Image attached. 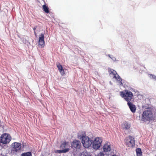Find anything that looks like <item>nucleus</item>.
I'll list each match as a JSON object with an SVG mask.
<instances>
[{"label":"nucleus","mask_w":156,"mask_h":156,"mask_svg":"<svg viewBox=\"0 0 156 156\" xmlns=\"http://www.w3.org/2000/svg\"><path fill=\"white\" fill-rule=\"evenodd\" d=\"M81 146V144L80 141L77 140H74L71 144L72 147L77 149H80Z\"/></svg>","instance_id":"obj_10"},{"label":"nucleus","mask_w":156,"mask_h":156,"mask_svg":"<svg viewBox=\"0 0 156 156\" xmlns=\"http://www.w3.org/2000/svg\"><path fill=\"white\" fill-rule=\"evenodd\" d=\"M60 148L63 149L62 150H59V153H66L69 151V145L68 142H65L62 144L60 147Z\"/></svg>","instance_id":"obj_8"},{"label":"nucleus","mask_w":156,"mask_h":156,"mask_svg":"<svg viewBox=\"0 0 156 156\" xmlns=\"http://www.w3.org/2000/svg\"><path fill=\"white\" fill-rule=\"evenodd\" d=\"M136 152L137 156H142V153L140 148H138L136 149Z\"/></svg>","instance_id":"obj_15"},{"label":"nucleus","mask_w":156,"mask_h":156,"mask_svg":"<svg viewBox=\"0 0 156 156\" xmlns=\"http://www.w3.org/2000/svg\"><path fill=\"white\" fill-rule=\"evenodd\" d=\"M36 27H34L33 28V30H34V31H35V30H36Z\"/></svg>","instance_id":"obj_22"},{"label":"nucleus","mask_w":156,"mask_h":156,"mask_svg":"<svg viewBox=\"0 0 156 156\" xmlns=\"http://www.w3.org/2000/svg\"><path fill=\"white\" fill-rule=\"evenodd\" d=\"M120 95L128 103L130 102L133 98V94L132 93L128 90L120 92Z\"/></svg>","instance_id":"obj_2"},{"label":"nucleus","mask_w":156,"mask_h":156,"mask_svg":"<svg viewBox=\"0 0 156 156\" xmlns=\"http://www.w3.org/2000/svg\"><path fill=\"white\" fill-rule=\"evenodd\" d=\"M102 142V139L99 137L96 138L92 142L93 148L96 150L98 149L101 147Z\"/></svg>","instance_id":"obj_6"},{"label":"nucleus","mask_w":156,"mask_h":156,"mask_svg":"<svg viewBox=\"0 0 156 156\" xmlns=\"http://www.w3.org/2000/svg\"><path fill=\"white\" fill-rule=\"evenodd\" d=\"M153 78L155 80H156V76H153Z\"/></svg>","instance_id":"obj_21"},{"label":"nucleus","mask_w":156,"mask_h":156,"mask_svg":"<svg viewBox=\"0 0 156 156\" xmlns=\"http://www.w3.org/2000/svg\"><path fill=\"white\" fill-rule=\"evenodd\" d=\"M98 156H108L107 155L104 154L103 152H100L98 154Z\"/></svg>","instance_id":"obj_20"},{"label":"nucleus","mask_w":156,"mask_h":156,"mask_svg":"<svg viewBox=\"0 0 156 156\" xmlns=\"http://www.w3.org/2000/svg\"><path fill=\"white\" fill-rule=\"evenodd\" d=\"M127 105L129 106L131 111L133 113L135 112L136 110V108L135 105H134L132 103L130 102L127 103Z\"/></svg>","instance_id":"obj_13"},{"label":"nucleus","mask_w":156,"mask_h":156,"mask_svg":"<svg viewBox=\"0 0 156 156\" xmlns=\"http://www.w3.org/2000/svg\"><path fill=\"white\" fill-rule=\"evenodd\" d=\"M44 34H41L39 35V39L38 41V44L41 46V47L43 48L44 46Z\"/></svg>","instance_id":"obj_11"},{"label":"nucleus","mask_w":156,"mask_h":156,"mask_svg":"<svg viewBox=\"0 0 156 156\" xmlns=\"http://www.w3.org/2000/svg\"><path fill=\"white\" fill-rule=\"evenodd\" d=\"M124 128L126 129H128L130 127V126L128 123L125 122L123 124Z\"/></svg>","instance_id":"obj_18"},{"label":"nucleus","mask_w":156,"mask_h":156,"mask_svg":"<svg viewBox=\"0 0 156 156\" xmlns=\"http://www.w3.org/2000/svg\"><path fill=\"white\" fill-rule=\"evenodd\" d=\"M108 73L110 76H113V78L116 79L117 81H119L120 85L122 86L123 83L122 82V79L120 77L116 72L112 69H108Z\"/></svg>","instance_id":"obj_4"},{"label":"nucleus","mask_w":156,"mask_h":156,"mask_svg":"<svg viewBox=\"0 0 156 156\" xmlns=\"http://www.w3.org/2000/svg\"><path fill=\"white\" fill-rule=\"evenodd\" d=\"M12 145L13 146V150L16 152L19 151L21 147V144L19 143H13L12 144Z\"/></svg>","instance_id":"obj_9"},{"label":"nucleus","mask_w":156,"mask_h":156,"mask_svg":"<svg viewBox=\"0 0 156 156\" xmlns=\"http://www.w3.org/2000/svg\"><path fill=\"white\" fill-rule=\"evenodd\" d=\"M153 116V109L151 108H148L143 112L141 120L144 122L149 121L152 119Z\"/></svg>","instance_id":"obj_1"},{"label":"nucleus","mask_w":156,"mask_h":156,"mask_svg":"<svg viewBox=\"0 0 156 156\" xmlns=\"http://www.w3.org/2000/svg\"><path fill=\"white\" fill-rule=\"evenodd\" d=\"M125 141L126 146L128 147L133 148L135 146L134 138L131 136L126 137Z\"/></svg>","instance_id":"obj_5"},{"label":"nucleus","mask_w":156,"mask_h":156,"mask_svg":"<svg viewBox=\"0 0 156 156\" xmlns=\"http://www.w3.org/2000/svg\"><path fill=\"white\" fill-rule=\"evenodd\" d=\"M57 67H58H58H59V66H58V64H57Z\"/></svg>","instance_id":"obj_24"},{"label":"nucleus","mask_w":156,"mask_h":156,"mask_svg":"<svg viewBox=\"0 0 156 156\" xmlns=\"http://www.w3.org/2000/svg\"><path fill=\"white\" fill-rule=\"evenodd\" d=\"M34 33L35 35V36H36L37 35V34H36V33L35 31H34Z\"/></svg>","instance_id":"obj_23"},{"label":"nucleus","mask_w":156,"mask_h":156,"mask_svg":"<svg viewBox=\"0 0 156 156\" xmlns=\"http://www.w3.org/2000/svg\"><path fill=\"white\" fill-rule=\"evenodd\" d=\"M57 151V152H58V150H57V151Z\"/></svg>","instance_id":"obj_26"},{"label":"nucleus","mask_w":156,"mask_h":156,"mask_svg":"<svg viewBox=\"0 0 156 156\" xmlns=\"http://www.w3.org/2000/svg\"><path fill=\"white\" fill-rule=\"evenodd\" d=\"M43 9L44 11L46 13H48L49 12V9L48 6H47L45 5H44L43 6Z\"/></svg>","instance_id":"obj_16"},{"label":"nucleus","mask_w":156,"mask_h":156,"mask_svg":"<svg viewBox=\"0 0 156 156\" xmlns=\"http://www.w3.org/2000/svg\"><path fill=\"white\" fill-rule=\"evenodd\" d=\"M103 149L105 152L110 151L111 149L110 144L108 143L105 144L103 146Z\"/></svg>","instance_id":"obj_12"},{"label":"nucleus","mask_w":156,"mask_h":156,"mask_svg":"<svg viewBox=\"0 0 156 156\" xmlns=\"http://www.w3.org/2000/svg\"><path fill=\"white\" fill-rule=\"evenodd\" d=\"M59 71L62 76H64L68 72V70L65 68H63L62 66L59 65Z\"/></svg>","instance_id":"obj_14"},{"label":"nucleus","mask_w":156,"mask_h":156,"mask_svg":"<svg viewBox=\"0 0 156 156\" xmlns=\"http://www.w3.org/2000/svg\"><path fill=\"white\" fill-rule=\"evenodd\" d=\"M112 156H117L116 155H115V154H114V155H113Z\"/></svg>","instance_id":"obj_25"},{"label":"nucleus","mask_w":156,"mask_h":156,"mask_svg":"<svg viewBox=\"0 0 156 156\" xmlns=\"http://www.w3.org/2000/svg\"><path fill=\"white\" fill-rule=\"evenodd\" d=\"M79 137L82 139V143L84 147L86 148H88L91 146L92 144V140L88 137L86 135H80Z\"/></svg>","instance_id":"obj_3"},{"label":"nucleus","mask_w":156,"mask_h":156,"mask_svg":"<svg viewBox=\"0 0 156 156\" xmlns=\"http://www.w3.org/2000/svg\"><path fill=\"white\" fill-rule=\"evenodd\" d=\"M80 156H90L89 153L86 151H84Z\"/></svg>","instance_id":"obj_19"},{"label":"nucleus","mask_w":156,"mask_h":156,"mask_svg":"<svg viewBox=\"0 0 156 156\" xmlns=\"http://www.w3.org/2000/svg\"><path fill=\"white\" fill-rule=\"evenodd\" d=\"M21 156H32V155L31 152H28L22 153Z\"/></svg>","instance_id":"obj_17"},{"label":"nucleus","mask_w":156,"mask_h":156,"mask_svg":"<svg viewBox=\"0 0 156 156\" xmlns=\"http://www.w3.org/2000/svg\"><path fill=\"white\" fill-rule=\"evenodd\" d=\"M11 139V136L8 134L4 133L2 134L0 137V143L4 144H6L9 143Z\"/></svg>","instance_id":"obj_7"}]
</instances>
